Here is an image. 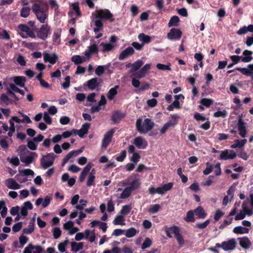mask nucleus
Masks as SVG:
<instances>
[{
    "mask_svg": "<svg viewBox=\"0 0 253 253\" xmlns=\"http://www.w3.org/2000/svg\"><path fill=\"white\" fill-rule=\"evenodd\" d=\"M38 1L39 3H35L33 5L32 9L38 20L41 23H44L47 18V12L48 10V6L42 0H39Z\"/></svg>",
    "mask_w": 253,
    "mask_h": 253,
    "instance_id": "1",
    "label": "nucleus"
},
{
    "mask_svg": "<svg viewBox=\"0 0 253 253\" xmlns=\"http://www.w3.org/2000/svg\"><path fill=\"white\" fill-rule=\"evenodd\" d=\"M155 124L149 119H146L142 123L141 119H138L136 122L137 130L141 133H146L150 131L154 127Z\"/></svg>",
    "mask_w": 253,
    "mask_h": 253,
    "instance_id": "2",
    "label": "nucleus"
},
{
    "mask_svg": "<svg viewBox=\"0 0 253 253\" xmlns=\"http://www.w3.org/2000/svg\"><path fill=\"white\" fill-rule=\"evenodd\" d=\"M92 16L93 19L95 20H99L100 21H102V19H104L109 20L111 22L114 21L113 14L107 9H97L92 13Z\"/></svg>",
    "mask_w": 253,
    "mask_h": 253,
    "instance_id": "3",
    "label": "nucleus"
},
{
    "mask_svg": "<svg viewBox=\"0 0 253 253\" xmlns=\"http://www.w3.org/2000/svg\"><path fill=\"white\" fill-rule=\"evenodd\" d=\"M55 157L56 155L53 153L43 155L40 160L41 167L44 169L51 167L53 164Z\"/></svg>",
    "mask_w": 253,
    "mask_h": 253,
    "instance_id": "4",
    "label": "nucleus"
},
{
    "mask_svg": "<svg viewBox=\"0 0 253 253\" xmlns=\"http://www.w3.org/2000/svg\"><path fill=\"white\" fill-rule=\"evenodd\" d=\"M128 181L129 182V184H130L128 187L132 191L138 189L140 184L139 178L136 174H132L129 176Z\"/></svg>",
    "mask_w": 253,
    "mask_h": 253,
    "instance_id": "5",
    "label": "nucleus"
},
{
    "mask_svg": "<svg viewBox=\"0 0 253 253\" xmlns=\"http://www.w3.org/2000/svg\"><path fill=\"white\" fill-rule=\"evenodd\" d=\"M49 30L50 27L48 25H42L38 32V37L45 40L47 38Z\"/></svg>",
    "mask_w": 253,
    "mask_h": 253,
    "instance_id": "6",
    "label": "nucleus"
},
{
    "mask_svg": "<svg viewBox=\"0 0 253 253\" xmlns=\"http://www.w3.org/2000/svg\"><path fill=\"white\" fill-rule=\"evenodd\" d=\"M246 124L242 119V117L240 116L238 118V128L239 131L240 135L243 138L246 137L247 130L246 128Z\"/></svg>",
    "mask_w": 253,
    "mask_h": 253,
    "instance_id": "7",
    "label": "nucleus"
},
{
    "mask_svg": "<svg viewBox=\"0 0 253 253\" xmlns=\"http://www.w3.org/2000/svg\"><path fill=\"white\" fill-rule=\"evenodd\" d=\"M182 32L178 29L172 28L168 34V38L169 40L179 39L181 37Z\"/></svg>",
    "mask_w": 253,
    "mask_h": 253,
    "instance_id": "8",
    "label": "nucleus"
},
{
    "mask_svg": "<svg viewBox=\"0 0 253 253\" xmlns=\"http://www.w3.org/2000/svg\"><path fill=\"white\" fill-rule=\"evenodd\" d=\"M115 131L113 129L110 130L105 135L102 140V146L104 148H106L107 146L111 142L112 136Z\"/></svg>",
    "mask_w": 253,
    "mask_h": 253,
    "instance_id": "9",
    "label": "nucleus"
},
{
    "mask_svg": "<svg viewBox=\"0 0 253 253\" xmlns=\"http://www.w3.org/2000/svg\"><path fill=\"white\" fill-rule=\"evenodd\" d=\"M151 65L150 64H147L145 65L139 71L133 74L132 76H134L136 78H142L145 76L147 72L150 68Z\"/></svg>",
    "mask_w": 253,
    "mask_h": 253,
    "instance_id": "10",
    "label": "nucleus"
},
{
    "mask_svg": "<svg viewBox=\"0 0 253 253\" xmlns=\"http://www.w3.org/2000/svg\"><path fill=\"white\" fill-rule=\"evenodd\" d=\"M58 59V56L55 53L51 55L46 52L43 53V59L45 62H49L51 64H54Z\"/></svg>",
    "mask_w": 253,
    "mask_h": 253,
    "instance_id": "11",
    "label": "nucleus"
},
{
    "mask_svg": "<svg viewBox=\"0 0 253 253\" xmlns=\"http://www.w3.org/2000/svg\"><path fill=\"white\" fill-rule=\"evenodd\" d=\"M236 245V242L235 239H231L227 242L222 243V248L225 251L233 250Z\"/></svg>",
    "mask_w": 253,
    "mask_h": 253,
    "instance_id": "12",
    "label": "nucleus"
},
{
    "mask_svg": "<svg viewBox=\"0 0 253 253\" xmlns=\"http://www.w3.org/2000/svg\"><path fill=\"white\" fill-rule=\"evenodd\" d=\"M102 82L101 79H98L96 78H92L87 82V85L90 89L93 90L98 87Z\"/></svg>",
    "mask_w": 253,
    "mask_h": 253,
    "instance_id": "13",
    "label": "nucleus"
},
{
    "mask_svg": "<svg viewBox=\"0 0 253 253\" xmlns=\"http://www.w3.org/2000/svg\"><path fill=\"white\" fill-rule=\"evenodd\" d=\"M134 53V50L132 47H128L123 50L119 55V59L120 60H124L128 56L132 55Z\"/></svg>",
    "mask_w": 253,
    "mask_h": 253,
    "instance_id": "14",
    "label": "nucleus"
},
{
    "mask_svg": "<svg viewBox=\"0 0 253 253\" xmlns=\"http://www.w3.org/2000/svg\"><path fill=\"white\" fill-rule=\"evenodd\" d=\"M5 184L9 189H19L20 185L13 178H8L5 181Z\"/></svg>",
    "mask_w": 253,
    "mask_h": 253,
    "instance_id": "15",
    "label": "nucleus"
},
{
    "mask_svg": "<svg viewBox=\"0 0 253 253\" xmlns=\"http://www.w3.org/2000/svg\"><path fill=\"white\" fill-rule=\"evenodd\" d=\"M173 185V183L169 182L164 184L161 187H158L157 193L161 195L164 194L166 192L170 190L172 188Z\"/></svg>",
    "mask_w": 253,
    "mask_h": 253,
    "instance_id": "16",
    "label": "nucleus"
},
{
    "mask_svg": "<svg viewBox=\"0 0 253 253\" xmlns=\"http://www.w3.org/2000/svg\"><path fill=\"white\" fill-rule=\"evenodd\" d=\"M134 144L139 149H145L147 146V143L141 137H137L134 139Z\"/></svg>",
    "mask_w": 253,
    "mask_h": 253,
    "instance_id": "17",
    "label": "nucleus"
},
{
    "mask_svg": "<svg viewBox=\"0 0 253 253\" xmlns=\"http://www.w3.org/2000/svg\"><path fill=\"white\" fill-rule=\"evenodd\" d=\"M19 29L23 32L26 33V35L31 38H35L36 35L31 30V29L25 25H20L19 26Z\"/></svg>",
    "mask_w": 253,
    "mask_h": 253,
    "instance_id": "18",
    "label": "nucleus"
},
{
    "mask_svg": "<svg viewBox=\"0 0 253 253\" xmlns=\"http://www.w3.org/2000/svg\"><path fill=\"white\" fill-rule=\"evenodd\" d=\"M176 123L177 122L175 118L173 120L169 121L168 122L166 123L161 129V133L162 134L165 133L170 127H173L176 124Z\"/></svg>",
    "mask_w": 253,
    "mask_h": 253,
    "instance_id": "19",
    "label": "nucleus"
},
{
    "mask_svg": "<svg viewBox=\"0 0 253 253\" xmlns=\"http://www.w3.org/2000/svg\"><path fill=\"white\" fill-rule=\"evenodd\" d=\"M236 157V154L235 153L233 152L231 154H229V151L228 150H226L221 153L220 159L222 160L233 159Z\"/></svg>",
    "mask_w": 253,
    "mask_h": 253,
    "instance_id": "20",
    "label": "nucleus"
},
{
    "mask_svg": "<svg viewBox=\"0 0 253 253\" xmlns=\"http://www.w3.org/2000/svg\"><path fill=\"white\" fill-rule=\"evenodd\" d=\"M240 241V245L244 249H249L252 245V242L247 237L239 238Z\"/></svg>",
    "mask_w": 253,
    "mask_h": 253,
    "instance_id": "21",
    "label": "nucleus"
},
{
    "mask_svg": "<svg viewBox=\"0 0 253 253\" xmlns=\"http://www.w3.org/2000/svg\"><path fill=\"white\" fill-rule=\"evenodd\" d=\"M26 81V79L23 76H17L14 77L13 81L15 84L20 87H23L25 86V82Z\"/></svg>",
    "mask_w": 253,
    "mask_h": 253,
    "instance_id": "22",
    "label": "nucleus"
},
{
    "mask_svg": "<svg viewBox=\"0 0 253 253\" xmlns=\"http://www.w3.org/2000/svg\"><path fill=\"white\" fill-rule=\"evenodd\" d=\"M143 64V62L141 60H138L132 64H129L127 66L129 67V66H131L132 68L130 70V72L132 73L139 69Z\"/></svg>",
    "mask_w": 253,
    "mask_h": 253,
    "instance_id": "23",
    "label": "nucleus"
},
{
    "mask_svg": "<svg viewBox=\"0 0 253 253\" xmlns=\"http://www.w3.org/2000/svg\"><path fill=\"white\" fill-rule=\"evenodd\" d=\"M90 124L88 123H86L83 125L82 128L79 130L78 135L80 137H84V135L87 133Z\"/></svg>",
    "mask_w": 253,
    "mask_h": 253,
    "instance_id": "24",
    "label": "nucleus"
},
{
    "mask_svg": "<svg viewBox=\"0 0 253 253\" xmlns=\"http://www.w3.org/2000/svg\"><path fill=\"white\" fill-rule=\"evenodd\" d=\"M124 117V115L123 113L120 112L119 111H115L112 114L111 120L114 123H117L120 120H121Z\"/></svg>",
    "mask_w": 253,
    "mask_h": 253,
    "instance_id": "25",
    "label": "nucleus"
},
{
    "mask_svg": "<svg viewBox=\"0 0 253 253\" xmlns=\"http://www.w3.org/2000/svg\"><path fill=\"white\" fill-rule=\"evenodd\" d=\"M194 212L196 214V215L199 218H204L207 214L205 212V211L201 206H199L197 207L194 211Z\"/></svg>",
    "mask_w": 253,
    "mask_h": 253,
    "instance_id": "26",
    "label": "nucleus"
},
{
    "mask_svg": "<svg viewBox=\"0 0 253 253\" xmlns=\"http://www.w3.org/2000/svg\"><path fill=\"white\" fill-rule=\"evenodd\" d=\"M243 55L245 56L242 59V61L244 62H250L253 58L251 56L253 54V52L250 50H245L243 51Z\"/></svg>",
    "mask_w": 253,
    "mask_h": 253,
    "instance_id": "27",
    "label": "nucleus"
},
{
    "mask_svg": "<svg viewBox=\"0 0 253 253\" xmlns=\"http://www.w3.org/2000/svg\"><path fill=\"white\" fill-rule=\"evenodd\" d=\"M247 142L246 139H243L239 140V139H236L234 141V144L231 146V148L233 149L236 148L237 147L242 148L243 147Z\"/></svg>",
    "mask_w": 253,
    "mask_h": 253,
    "instance_id": "28",
    "label": "nucleus"
},
{
    "mask_svg": "<svg viewBox=\"0 0 253 253\" xmlns=\"http://www.w3.org/2000/svg\"><path fill=\"white\" fill-rule=\"evenodd\" d=\"M249 231V229L246 227H243L241 226L235 227L233 229V232L236 234H245L248 233Z\"/></svg>",
    "mask_w": 253,
    "mask_h": 253,
    "instance_id": "29",
    "label": "nucleus"
},
{
    "mask_svg": "<svg viewBox=\"0 0 253 253\" xmlns=\"http://www.w3.org/2000/svg\"><path fill=\"white\" fill-rule=\"evenodd\" d=\"M93 21L94 23V25L95 26V28H94V32L95 33L101 31L103 29V24L102 21H100L99 20H95L93 19Z\"/></svg>",
    "mask_w": 253,
    "mask_h": 253,
    "instance_id": "30",
    "label": "nucleus"
},
{
    "mask_svg": "<svg viewBox=\"0 0 253 253\" xmlns=\"http://www.w3.org/2000/svg\"><path fill=\"white\" fill-rule=\"evenodd\" d=\"M83 243H76L75 242H73L71 243V248L72 250L75 252H78L80 250H81L83 248Z\"/></svg>",
    "mask_w": 253,
    "mask_h": 253,
    "instance_id": "31",
    "label": "nucleus"
},
{
    "mask_svg": "<svg viewBox=\"0 0 253 253\" xmlns=\"http://www.w3.org/2000/svg\"><path fill=\"white\" fill-rule=\"evenodd\" d=\"M179 22V18L177 16H172L168 24V26L169 27H173V26H177L178 25V22Z\"/></svg>",
    "mask_w": 253,
    "mask_h": 253,
    "instance_id": "32",
    "label": "nucleus"
},
{
    "mask_svg": "<svg viewBox=\"0 0 253 253\" xmlns=\"http://www.w3.org/2000/svg\"><path fill=\"white\" fill-rule=\"evenodd\" d=\"M85 235L86 238L89 239L90 242H93L95 241V236L94 230L91 232L89 230H86L85 231Z\"/></svg>",
    "mask_w": 253,
    "mask_h": 253,
    "instance_id": "33",
    "label": "nucleus"
},
{
    "mask_svg": "<svg viewBox=\"0 0 253 253\" xmlns=\"http://www.w3.org/2000/svg\"><path fill=\"white\" fill-rule=\"evenodd\" d=\"M119 87V86L116 85L114 88H112L109 91L107 97L109 99L112 100L113 99L114 96H115L117 94V89Z\"/></svg>",
    "mask_w": 253,
    "mask_h": 253,
    "instance_id": "34",
    "label": "nucleus"
},
{
    "mask_svg": "<svg viewBox=\"0 0 253 253\" xmlns=\"http://www.w3.org/2000/svg\"><path fill=\"white\" fill-rule=\"evenodd\" d=\"M132 190L128 187H126L120 195L121 199H126L128 198L131 194Z\"/></svg>",
    "mask_w": 253,
    "mask_h": 253,
    "instance_id": "35",
    "label": "nucleus"
},
{
    "mask_svg": "<svg viewBox=\"0 0 253 253\" xmlns=\"http://www.w3.org/2000/svg\"><path fill=\"white\" fill-rule=\"evenodd\" d=\"M138 231L133 227L127 229L126 232V236L127 238H131L134 237Z\"/></svg>",
    "mask_w": 253,
    "mask_h": 253,
    "instance_id": "36",
    "label": "nucleus"
},
{
    "mask_svg": "<svg viewBox=\"0 0 253 253\" xmlns=\"http://www.w3.org/2000/svg\"><path fill=\"white\" fill-rule=\"evenodd\" d=\"M138 39L140 41H142L144 44L145 43H149L151 41V37L143 33H141L138 35Z\"/></svg>",
    "mask_w": 253,
    "mask_h": 253,
    "instance_id": "37",
    "label": "nucleus"
},
{
    "mask_svg": "<svg viewBox=\"0 0 253 253\" xmlns=\"http://www.w3.org/2000/svg\"><path fill=\"white\" fill-rule=\"evenodd\" d=\"M125 219L123 215H118L114 220V223L115 225H124L125 224L124 223Z\"/></svg>",
    "mask_w": 253,
    "mask_h": 253,
    "instance_id": "38",
    "label": "nucleus"
},
{
    "mask_svg": "<svg viewBox=\"0 0 253 253\" xmlns=\"http://www.w3.org/2000/svg\"><path fill=\"white\" fill-rule=\"evenodd\" d=\"M34 222L32 221L29 222L28 228H25L23 229V231L24 233L29 234H31L34 231Z\"/></svg>",
    "mask_w": 253,
    "mask_h": 253,
    "instance_id": "39",
    "label": "nucleus"
},
{
    "mask_svg": "<svg viewBox=\"0 0 253 253\" xmlns=\"http://www.w3.org/2000/svg\"><path fill=\"white\" fill-rule=\"evenodd\" d=\"M170 65H171V64L169 63L167 65H165V64H161V63H158L156 65V67L158 69L162 70V71H165V70L170 71L171 70V68L170 67Z\"/></svg>",
    "mask_w": 253,
    "mask_h": 253,
    "instance_id": "40",
    "label": "nucleus"
},
{
    "mask_svg": "<svg viewBox=\"0 0 253 253\" xmlns=\"http://www.w3.org/2000/svg\"><path fill=\"white\" fill-rule=\"evenodd\" d=\"M185 220L187 222H194L195 220L194 217V211H189L187 212Z\"/></svg>",
    "mask_w": 253,
    "mask_h": 253,
    "instance_id": "41",
    "label": "nucleus"
},
{
    "mask_svg": "<svg viewBox=\"0 0 253 253\" xmlns=\"http://www.w3.org/2000/svg\"><path fill=\"white\" fill-rule=\"evenodd\" d=\"M0 99L6 105L11 104L13 103V101L5 94H2L1 95Z\"/></svg>",
    "mask_w": 253,
    "mask_h": 253,
    "instance_id": "42",
    "label": "nucleus"
},
{
    "mask_svg": "<svg viewBox=\"0 0 253 253\" xmlns=\"http://www.w3.org/2000/svg\"><path fill=\"white\" fill-rule=\"evenodd\" d=\"M31 9L28 7H23L21 10V16L22 17L26 18L30 14Z\"/></svg>",
    "mask_w": 253,
    "mask_h": 253,
    "instance_id": "43",
    "label": "nucleus"
},
{
    "mask_svg": "<svg viewBox=\"0 0 253 253\" xmlns=\"http://www.w3.org/2000/svg\"><path fill=\"white\" fill-rule=\"evenodd\" d=\"M8 89H10L12 91L18 92L21 94L24 95V92L23 90L19 89L17 86L13 84H10L9 85V87Z\"/></svg>",
    "mask_w": 253,
    "mask_h": 253,
    "instance_id": "44",
    "label": "nucleus"
},
{
    "mask_svg": "<svg viewBox=\"0 0 253 253\" xmlns=\"http://www.w3.org/2000/svg\"><path fill=\"white\" fill-rule=\"evenodd\" d=\"M131 209V206L129 205H125L122 207V209L120 211L122 215L124 216L127 214Z\"/></svg>",
    "mask_w": 253,
    "mask_h": 253,
    "instance_id": "45",
    "label": "nucleus"
},
{
    "mask_svg": "<svg viewBox=\"0 0 253 253\" xmlns=\"http://www.w3.org/2000/svg\"><path fill=\"white\" fill-rule=\"evenodd\" d=\"M72 61L75 63V64H79L82 63L84 60L82 57L79 55H74L72 57Z\"/></svg>",
    "mask_w": 253,
    "mask_h": 253,
    "instance_id": "46",
    "label": "nucleus"
},
{
    "mask_svg": "<svg viewBox=\"0 0 253 253\" xmlns=\"http://www.w3.org/2000/svg\"><path fill=\"white\" fill-rule=\"evenodd\" d=\"M236 70L240 71L243 74L249 76V75H253V73L251 72V70L246 68H237Z\"/></svg>",
    "mask_w": 253,
    "mask_h": 253,
    "instance_id": "47",
    "label": "nucleus"
},
{
    "mask_svg": "<svg viewBox=\"0 0 253 253\" xmlns=\"http://www.w3.org/2000/svg\"><path fill=\"white\" fill-rule=\"evenodd\" d=\"M160 206L158 204L154 205L148 209V211L150 213H156L160 210Z\"/></svg>",
    "mask_w": 253,
    "mask_h": 253,
    "instance_id": "48",
    "label": "nucleus"
},
{
    "mask_svg": "<svg viewBox=\"0 0 253 253\" xmlns=\"http://www.w3.org/2000/svg\"><path fill=\"white\" fill-rule=\"evenodd\" d=\"M151 244H152L151 240L149 238H147L145 239V241L143 243L142 246H141V248H142V249L144 250L146 248L150 247L151 246Z\"/></svg>",
    "mask_w": 253,
    "mask_h": 253,
    "instance_id": "49",
    "label": "nucleus"
},
{
    "mask_svg": "<svg viewBox=\"0 0 253 253\" xmlns=\"http://www.w3.org/2000/svg\"><path fill=\"white\" fill-rule=\"evenodd\" d=\"M210 222V220L208 219L203 223H197L196 224V227L199 229H204L209 224Z\"/></svg>",
    "mask_w": 253,
    "mask_h": 253,
    "instance_id": "50",
    "label": "nucleus"
},
{
    "mask_svg": "<svg viewBox=\"0 0 253 253\" xmlns=\"http://www.w3.org/2000/svg\"><path fill=\"white\" fill-rule=\"evenodd\" d=\"M101 45H102L103 47V52L111 51L114 47L113 45L109 43H102Z\"/></svg>",
    "mask_w": 253,
    "mask_h": 253,
    "instance_id": "51",
    "label": "nucleus"
},
{
    "mask_svg": "<svg viewBox=\"0 0 253 253\" xmlns=\"http://www.w3.org/2000/svg\"><path fill=\"white\" fill-rule=\"evenodd\" d=\"M53 234L54 238L55 239H58L61 234V231L59 228L55 227L53 229Z\"/></svg>",
    "mask_w": 253,
    "mask_h": 253,
    "instance_id": "52",
    "label": "nucleus"
},
{
    "mask_svg": "<svg viewBox=\"0 0 253 253\" xmlns=\"http://www.w3.org/2000/svg\"><path fill=\"white\" fill-rule=\"evenodd\" d=\"M104 70H105L104 66H98L95 69V74L97 76H100L104 73Z\"/></svg>",
    "mask_w": 253,
    "mask_h": 253,
    "instance_id": "53",
    "label": "nucleus"
},
{
    "mask_svg": "<svg viewBox=\"0 0 253 253\" xmlns=\"http://www.w3.org/2000/svg\"><path fill=\"white\" fill-rule=\"evenodd\" d=\"M207 166V168L203 171V173L205 175L210 174L213 168L211 165L210 163L207 162L206 163Z\"/></svg>",
    "mask_w": 253,
    "mask_h": 253,
    "instance_id": "54",
    "label": "nucleus"
},
{
    "mask_svg": "<svg viewBox=\"0 0 253 253\" xmlns=\"http://www.w3.org/2000/svg\"><path fill=\"white\" fill-rule=\"evenodd\" d=\"M242 209L243 210V211L245 213H246V214H247L249 216L252 215L253 214V210L248 209L246 205L245 204V203H244L242 205Z\"/></svg>",
    "mask_w": 253,
    "mask_h": 253,
    "instance_id": "55",
    "label": "nucleus"
},
{
    "mask_svg": "<svg viewBox=\"0 0 253 253\" xmlns=\"http://www.w3.org/2000/svg\"><path fill=\"white\" fill-rule=\"evenodd\" d=\"M0 38L8 40L10 39V37L6 30H0Z\"/></svg>",
    "mask_w": 253,
    "mask_h": 253,
    "instance_id": "56",
    "label": "nucleus"
},
{
    "mask_svg": "<svg viewBox=\"0 0 253 253\" xmlns=\"http://www.w3.org/2000/svg\"><path fill=\"white\" fill-rule=\"evenodd\" d=\"M70 84V77L68 76L65 79V82L62 84V86L64 88H67Z\"/></svg>",
    "mask_w": 253,
    "mask_h": 253,
    "instance_id": "57",
    "label": "nucleus"
},
{
    "mask_svg": "<svg viewBox=\"0 0 253 253\" xmlns=\"http://www.w3.org/2000/svg\"><path fill=\"white\" fill-rule=\"evenodd\" d=\"M94 179H95L94 175L92 173H90L89 174L88 179L87 181V183H86V185L88 186H90L91 185H92L93 184V182L94 180Z\"/></svg>",
    "mask_w": 253,
    "mask_h": 253,
    "instance_id": "58",
    "label": "nucleus"
},
{
    "mask_svg": "<svg viewBox=\"0 0 253 253\" xmlns=\"http://www.w3.org/2000/svg\"><path fill=\"white\" fill-rule=\"evenodd\" d=\"M169 232H171V233L173 234L175 236H176V235L180 233L178 228L175 226H172L169 228Z\"/></svg>",
    "mask_w": 253,
    "mask_h": 253,
    "instance_id": "59",
    "label": "nucleus"
},
{
    "mask_svg": "<svg viewBox=\"0 0 253 253\" xmlns=\"http://www.w3.org/2000/svg\"><path fill=\"white\" fill-rule=\"evenodd\" d=\"M224 214V212H223L221 210H217L216 211L215 214L214 216V219L215 221H218L219 218Z\"/></svg>",
    "mask_w": 253,
    "mask_h": 253,
    "instance_id": "60",
    "label": "nucleus"
},
{
    "mask_svg": "<svg viewBox=\"0 0 253 253\" xmlns=\"http://www.w3.org/2000/svg\"><path fill=\"white\" fill-rule=\"evenodd\" d=\"M17 61L21 66H25L26 65V62L25 60V58L21 55H19L18 56L17 58Z\"/></svg>",
    "mask_w": 253,
    "mask_h": 253,
    "instance_id": "61",
    "label": "nucleus"
},
{
    "mask_svg": "<svg viewBox=\"0 0 253 253\" xmlns=\"http://www.w3.org/2000/svg\"><path fill=\"white\" fill-rule=\"evenodd\" d=\"M22 223L21 222L15 224L12 227V230L14 232H17L22 228Z\"/></svg>",
    "mask_w": 253,
    "mask_h": 253,
    "instance_id": "62",
    "label": "nucleus"
},
{
    "mask_svg": "<svg viewBox=\"0 0 253 253\" xmlns=\"http://www.w3.org/2000/svg\"><path fill=\"white\" fill-rule=\"evenodd\" d=\"M227 115V112L225 110L222 111H217L214 113V117H225Z\"/></svg>",
    "mask_w": 253,
    "mask_h": 253,
    "instance_id": "63",
    "label": "nucleus"
},
{
    "mask_svg": "<svg viewBox=\"0 0 253 253\" xmlns=\"http://www.w3.org/2000/svg\"><path fill=\"white\" fill-rule=\"evenodd\" d=\"M34 158L32 156H28L25 157L23 160H22L26 165L31 164L33 161Z\"/></svg>",
    "mask_w": 253,
    "mask_h": 253,
    "instance_id": "64",
    "label": "nucleus"
}]
</instances>
